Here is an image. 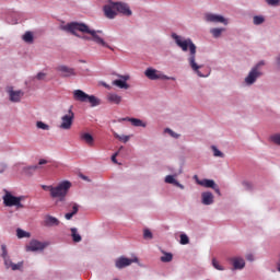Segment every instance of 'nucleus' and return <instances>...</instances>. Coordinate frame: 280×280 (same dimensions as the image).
Instances as JSON below:
<instances>
[{
	"mask_svg": "<svg viewBox=\"0 0 280 280\" xmlns=\"http://www.w3.org/2000/svg\"><path fill=\"white\" fill-rule=\"evenodd\" d=\"M56 71L61 73V78H71V75H75V70L67 66H59L56 68Z\"/></svg>",
	"mask_w": 280,
	"mask_h": 280,
	"instance_id": "obj_14",
	"label": "nucleus"
},
{
	"mask_svg": "<svg viewBox=\"0 0 280 280\" xmlns=\"http://www.w3.org/2000/svg\"><path fill=\"white\" fill-rule=\"evenodd\" d=\"M272 143H276V145H280V133H276L270 137Z\"/></svg>",
	"mask_w": 280,
	"mask_h": 280,
	"instance_id": "obj_34",
	"label": "nucleus"
},
{
	"mask_svg": "<svg viewBox=\"0 0 280 280\" xmlns=\"http://www.w3.org/2000/svg\"><path fill=\"white\" fill-rule=\"evenodd\" d=\"M36 127L39 128V130H49V125H47L43 121H37Z\"/></svg>",
	"mask_w": 280,
	"mask_h": 280,
	"instance_id": "obj_31",
	"label": "nucleus"
},
{
	"mask_svg": "<svg viewBox=\"0 0 280 280\" xmlns=\"http://www.w3.org/2000/svg\"><path fill=\"white\" fill-rule=\"evenodd\" d=\"M131 264H139V258H126V257H120L116 260V268L121 270V268H126L130 266Z\"/></svg>",
	"mask_w": 280,
	"mask_h": 280,
	"instance_id": "obj_9",
	"label": "nucleus"
},
{
	"mask_svg": "<svg viewBox=\"0 0 280 280\" xmlns=\"http://www.w3.org/2000/svg\"><path fill=\"white\" fill-rule=\"evenodd\" d=\"M70 231H71L73 242H75V243L82 242V236H80V234H78V229L72 228Z\"/></svg>",
	"mask_w": 280,
	"mask_h": 280,
	"instance_id": "obj_25",
	"label": "nucleus"
},
{
	"mask_svg": "<svg viewBox=\"0 0 280 280\" xmlns=\"http://www.w3.org/2000/svg\"><path fill=\"white\" fill-rule=\"evenodd\" d=\"M179 237H180V244H182L183 246L189 244V236H187V234H180Z\"/></svg>",
	"mask_w": 280,
	"mask_h": 280,
	"instance_id": "obj_33",
	"label": "nucleus"
},
{
	"mask_svg": "<svg viewBox=\"0 0 280 280\" xmlns=\"http://www.w3.org/2000/svg\"><path fill=\"white\" fill-rule=\"evenodd\" d=\"M116 2H109L108 4H105L103 10L104 14L107 19H115L117 16V9H115Z\"/></svg>",
	"mask_w": 280,
	"mask_h": 280,
	"instance_id": "obj_13",
	"label": "nucleus"
},
{
	"mask_svg": "<svg viewBox=\"0 0 280 280\" xmlns=\"http://www.w3.org/2000/svg\"><path fill=\"white\" fill-rule=\"evenodd\" d=\"M143 237L144 240H152V232L150 230H144Z\"/></svg>",
	"mask_w": 280,
	"mask_h": 280,
	"instance_id": "obj_39",
	"label": "nucleus"
},
{
	"mask_svg": "<svg viewBox=\"0 0 280 280\" xmlns=\"http://www.w3.org/2000/svg\"><path fill=\"white\" fill-rule=\"evenodd\" d=\"M176 179L174 178V175H167L165 177V183H167L168 185H176Z\"/></svg>",
	"mask_w": 280,
	"mask_h": 280,
	"instance_id": "obj_32",
	"label": "nucleus"
},
{
	"mask_svg": "<svg viewBox=\"0 0 280 280\" xmlns=\"http://www.w3.org/2000/svg\"><path fill=\"white\" fill-rule=\"evenodd\" d=\"M49 244L43 243L37 240H32L28 245H26V252L27 253H36L38 250H45Z\"/></svg>",
	"mask_w": 280,
	"mask_h": 280,
	"instance_id": "obj_8",
	"label": "nucleus"
},
{
	"mask_svg": "<svg viewBox=\"0 0 280 280\" xmlns=\"http://www.w3.org/2000/svg\"><path fill=\"white\" fill-rule=\"evenodd\" d=\"M80 139H81V141H84L85 143H88V145H93V143L95 141L93 136L91 133H86V132L81 133Z\"/></svg>",
	"mask_w": 280,
	"mask_h": 280,
	"instance_id": "obj_21",
	"label": "nucleus"
},
{
	"mask_svg": "<svg viewBox=\"0 0 280 280\" xmlns=\"http://www.w3.org/2000/svg\"><path fill=\"white\" fill-rule=\"evenodd\" d=\"M266 20L261 15L254 16V25H261Z\"/></svg>",
	"mask_w": 280,
	"mask_h": 280,
	"instance_id": "obj_30",
	"label": "nucleus"
},
{
	"mask_svg": "<svg viewBox=\"0 0 280 280\" xmlns=\"http://www.w3.org/2000/svg\"><path fill=\"white\" fill-rule=\"evenodd\" d=\"M122 100L124 98L117 93H109L107 95V101L109 102V104L119 105V104H121Z\"/></svg>",
	"mask_w": 280,
	"mask_h": 280,
	"instance_id": "obj_17",
	"label": "nucleus"
},
{
	"mask_svg": "<svg viewBox=\"0 0 280 280\" xmlns=\"http://www.w3.org/2000/svg\"><path fill=\"white\" fill-rule=\"evenodd\" d=\"M268 5H279L280 0H266Z\"/></svg>",
	"mask_w": 280,
	"mask_h": 280,
	"instance_id": "obj_42",
	"label": "nucleus"
},
{
	"mask_svg": "<svg viewBox=\"0 0 280 280\" xmlns=\"http://www.w3.org/2000/svg\"><path fill=\"white\" fill-rule=\"evenodd\" d=\"M79 211V207H78V203H74L73 207H72V213L73 215H75Z\"/></svg>",
	"mask_w": 280,
	"mask_h": 280,
	"instance_id": "obj_47",
	"label": "nucleus"
},
{
	"mask_svg": "<svg viewBox=\"0 0 280 280\" xmlns=\"http://www.w3.org/2000/svg\"><path fill=\"white\" fill-rule=\"evenodd\" d=\"M8 170V164L7 163H0V174H3Z\"/></svg>",
	"mask_w": 280,
	"mask_h": 280,
	"instance_id": "obj_40",
	"label": "nucleus"
},
{
	"mask_svg": "<svg viewBox=\"0 0 280 280\" xmlns=\"http://www.w3.org/2000/svg\"><path fill=\"white\" fill-rule=\"evenodd\" d=\"M172 36L176 45H178L182 48V51L189 50L188 62L192 71H195L197 75H199V78H205L203 73L199 70L202 69V66H198V63H196V44H194V42L190 38L183 39L182 36H178L176 34H173Z\"/></svg>",
	"mask_w": 280,
	"mask_h": 280,
	"instance_id": "obj_2",
	"label": "nucleus"
},
{
	"mask_svg": "<svg viewBox=\"0 0 280 280\" xmlns=\"http://www.w3.org/2000/svg\"><path fill=\"white\" fill-rule=\"evenodd\" d=\"M144 75L149 80H176L174 77H167L165 74H161V72L153 68H148L144 72Z\"/></svg>",
	"mask_w": 280,
	"mask_h": 280,
	"instance_id": "obj_7",
	"label": "nucleus"
},
{
	"mask_svg": "<svg viewBox=\"0 0 280 280\" xmlns=\"http://www.w3.org/2000/svg\"><path fill=\"white\" fill-rule=\"evenodd\" d=\"M16 235L19 240H23V237H31V234L28 232H25L24 230L18 229Z\"/></svg>",
	"mask_w": 280,
	"mask_h": 280,
	"instance_id": "obj_29",
	"label": "nucleus"
},
{
	"mask_svg": "<svg viewBox=\"0 0 280 280\" xmlns=\"http://www.w3.org/2000/svg\"><path fill=\"white\" fill-rule=\"evenodd\" d=\"M1 249H2V257H3V259L8 258V249H7L5 245H2Z\"/></svg>",
	"mask_w": 280,
	"mask_h": 280,
	"instance_id": "obj_41",
	"label": "nucleus"
},
{
	"mask_svg": "<svg viewBox=\"0 0 280 280\" xmlns=\"http://www.w3.org/2000/svg\"><path fill=\"white\" fill-rule=\"evenodd\" d=\"M23 196L15 197L12 192L5 190L4 196L2 197L4 207H16V209H23V203L21 201L23 200Z\"/></svg>",
	"mask_w": 280,
	"mask_h": 280,
	"instance_id": "obj_5",
	"label": "nucleus"
},
{
	"mask_svg": "<svg viewBox=\"0 0 280 280\" xmlns=\"http://www.w3.org/2000/svg\"><path fill=\"white\" fill-rule=\"evenodd\" d=\"M114 5H115L116 12L124 14V16H132V11L130 10V7H128L127 3L116 2V4Z\"/></svg>",
	"mask_w": 280,
	"mask_h": 280,
	"instance_id": "obj_12",
	"label": "nucleus"
},
{
	"mask_svg": "<svg viewBox=\"0 0 280 280\" xmlns=\"http://www.w3.org/2000/svg\"><path fill=\"white\" fill-rule=\"evenodd\" d=\"M115 139H118V141H122V143H128L130 141V136H120L117 132H114Z\"/></svg>",
	"mask_w": 280,
	"mask_h": 280,
	"instance_id": "obj_27",
	"label": "nucleus"
},
{
	"mask_svg": "<svg viewBox=\"0 0 280 280\" xmlns=\"http://www.w3.org/2000/svg\"><path fill=\"white\" fill-rule=\"evenodd\" d=\"M174 259V255L172 253H164V255L161 257V261L163 264H170Z\"/></svg>",
	"mask_w": 280,
	"mask_h": 280,
	"instance_id": "obj_26",
	"label": "nucleus"
},
{
	"mask_svg": "<svg viewBox=\"0 0 280 280\" xmlns=\"http://www.w3.org/2000/svg\"><path fill=\"white\" fill-rule=\"evenodd\" d=\"M73 215H75V214H73L72 212H68V213H66L65 218H66V220H71V218H73Z\"/></svg>",
	"mask_w": 280,
	"mask_h": 280,
	"instance_id": "obj_49",
	"label": "nucleus"
},
{
	"mask_svg": "<svg viewBox=\"0 0 280 280\" xmlns=\"http://www.w3.org/2000/svg\"><path fill=\"white\" fill-rule=\"evenodd\" d=\"M130 121V124L132 126H135L136 128H145L147 124L143 122V120L139 119V118H129L128 119Z\"/></svg>",
	"mask_w": 280,
	"mask_h": 280,
	"instance_id": "obj_23",
	"label": "nucleus"
},
{
	"mask_svg": "<svg viewBox=\"0 0 280 280\" xmlns=\"http://www.w3.org/2000/svg\"><path fill=\"white\" fill-rule=\"evenodd\" d=\"M42 188L44 189V191H49L51 194V189H54V186L43 185Z\"/></svg>",
	"mask_w": 280,
	"mask_h": 280,
	"instance_id": "obj_46",
	"label": "nucleus"
},
{
	"mask_svg": "<svg viewBox=\"0 0 280 280\" xmlns=\"http://www.w3.org/2000/svg\"><path fill=\"white\" fill-rule=\"evenodd\" d=\"M38 165H47V160H39Z\"/></svg>",
	"mask_w": 280,
	"mask_h": 280,
	"instance_id": "obj_53",
	"label": "nucleus"
},
{
	"mask_svg": "<svg viewBox=\"0 0 280 280\" xmlns=\"http://www.w3.org/2000/svg\"><path fill=\"white\" fill-rule=\"evenodd\" d=\"M246 259H247L248 261H253V260H254L253 255H250V254L247 255V256H246Z\"/></svg>",
	"mask_w": 280,
	"mask_h": 280,
	"instance_id": "obj_54",
	"label": "nucleus"
},
{
	"mask_svg": "<svg viewBox=\"0 0 280 280\" xmlns=\"http://www.w3.org/2000/svg\"><path fill=\"white\" fill-rule=\"evenodd\" d=\"M202 205H213V194L206 191L201 194Z\"/></svg>",
	"mask_w": 280,
	"mask_h": 280,
	"instance_id": "obj_20",
	"label": "nucleus"
},
{
	"mask_svg": "<svg viewBox=\"0 0 280 280\" xmlns=\"http://www.w3.org/2000/svg\"><path fill=\"white\" fill-rule=\"evenodd\" d=\"M23 95H25V93L21 90H9V97L11 102H21V97H23Z\"/></svg>",
	"mask_w": 280,
	"mask_h": 280,
	"instance_id": "obj_16",
	"label": "nucleus"
},
{
	"mask_svg": "<svg viewBox=\"0 0 280 280\" xmlns=\"http://www.w3.org/2000/svg\"><path fill=\"white\" fill-rule=\"evenodd\" d=\"M23 40L24 43H34V34H32V32H26L23 35Z\"/></svg>",
	"mask_w": 280,
	"mask_h": 280,
	"instance_id": "obj_28",
	"label": "nucleus"
},
{
	"mask_svg": "<svg viewBox=\"0 0 280 280\" xmlns=\"http://www.w3.org/2000/svg\"><path fill=\"white\" fill-rule=\"evenodd\" d=\"M165 132H167L168 135H171V137H173L174 139H178V137H180V135H178V133L172 131V129H170V128H166V129H165Z\"/></svg>",
	"mask_w": 280,
	"mask_h": 280,
	"instance_id": "obj_38",
	"label": "nucleus"
},
{
	"mask_svg": "<svg viewBox=\"0 0 280 280\" xmlns=\"http://www.w3.org/2000/svg\"><path fill=\"white\" fill-rule=\"evenodd\" d=\"M212 266L215 268V270H224V267H222L215 258L212 259Z\"/></svg>",
	"mask_w": 280,
	"mask_h": 280,
	"instance_id": "obj_35",
	"label": "nucleus"
},
{
	"mask_svg": "<svg viewBox=\"0 0 280 280\" xmlns=\"http://www.w3.org/2000/svg\"><path fill=\"white\" fill-rule=\"evenodd\" d=\"M243 186L245 187V189H253V184H250V182H244Z\"/></svg>",
	"mask_w": 280,
	"mask_h": 280,
	"instance_id": "obj_45",
	"label": "nucleus"
},
{
	"mask_svg": "<svg viewBox=\"0 0 280 280\" xmlns=\"http://www.w3.org/2000/svg\"><path fill=\"white\" fill-rule=\"evenodd\" d=\"M175 187H178L179 189H185V186L178 183V180L175 183Z\"/></svg>",
	"mask_w": 280,
	"mask_h": 280,
	"instance_id": "obj_51",
	"label": "nucleus"
},
{
	"mask_svg": "<svg viewBox=\"0 0 280 280\" xmlns=\"http://www.w3.org/2000/svg\"><path fill=\"white\" fill-rule=\"evenodd\" d=\"M234 270H242L244 266H246V262L243 258H233L232 259Z\"/></svg>",
	"mask_w": 280,
	"mask_h": 280,
	"instance_id": "obj_22",
	"label": "nucleus"
},
{
	"mask_svg": "<svg viewBox=\"0 0 280 280\" xmlns=\"http://www.w3.org/2000/svg\"><path fill=\"white\" fill-rule=\"evenodd\" d=\"M44 224L45 226H58L60 224V220L56 217L46 215Z\"/></svg>",
	"mask_w": 280,
	"mask_h": 280,
	"instance_id": "obj_19",
	"label": "nucleus"
},
{
	"mask_svg": "<svg viewBox=\"0 0 280 280\" xmlns=\"http://www.w3.org/2000/svg\"><path fill=\"white\" fill-rule=\"evenodd\" d=\"M45 78H47V74L44 72H39L36 75V80H45Z\"/></svg>",
	"mask_w": 280,
	"mask_h": 280,
	"instance_id": "obj_43",
	"label": "nucleus"
},
{
	"mask_svg": "<svg viewBox=\"0 0 280 280\" xmlns=\"http://www.w3.org/2000/svg\"><path fill=\"white\" fill-rule=\"evenodd\" d=\"M12 261L10 260V258H4V265L7 268H11L12 267Z\"/></svg>",
	"mask_w": 280,
	"mask_h": 280,
	"instance_id": "obj_44",
	"label": "nucleus"
},
{
	"mask_svg": "<svg viewBox=\"0 0 280 280\" xmlns=\"http://www.w3.org/2000/svg\"><path fill=\"white\" fill-rule=\"evenodd\" d=\"M69 189H71V183L70 182H61L57 186H52L50 196L51 198H59V200H65L67 197V194H69Z\"/></svg>",
	"mask_w": 280,
	"mask_h": 280,
	"instance_id": "obj_4",
	"label": "nucleus"
},
{
	"mask_svg": "<svg viewBox=\"0 0 280 280\" xmlns=\"http://www.w3.org/2000/svg\"><path fill=\"white\" fill-rule=\"evenodd\" d=\"M212 189H214L215 194L220 196V188L215 184L214 187H212Z\"/></svg>",
	"mask_w": 280,
	"mask_h": 280,
	"instance_id": "obj_52",
	"label": "nucleus"
},
{
	"mask_svg": "<svg viewBox=\"0 0 280 280\" xmlns=\"http://www.w3.org/2000/svg\"><path fill=\"white\" fill-rule=\"evenodd\" d=\"M226 28H211L210 34H212L213 38H220L222 36V32H225Z\"/></svg>",
	"mask_w": 280,
	"mask_h": 280,
	"instance_id": "obj_24",
	"label": "nucleus"
},
{
	"mask_svg": "<svg viewBox=\"0 0 280 280\" xmlns=\"http://www.w3.org/2000/svg\"><path fill=\"white\" fill-rule=\"evenodd\" d=\"M63 32H70L73 36L78 38H82L83 40H93L96 45H101V47H106L107 49H112L110 45L104 42V38L100 36L102 31H94L89 28V26L84 23L72 22L67 25L61 26Z\"/></svg>",
	"mask_w": 280,
	"mask_h": 280,
	"instance_id": "obj_1",
	"label": "nucleus"
},
{
	"mask_svg": "<svg viewBox=\"0 0 280 280\" xmlns=\"http://www.w3.org/2000/svg\"><path fill=\"white\" fill-rule=\"evenodd\" d=\"M23 268V261H20L18 264H12L11 265V270H21Z\"/></svg>",
	"mask_w": 280,
	"mask_h": 280,
	"instance_id": "obj_37",
	"label": "nucleus"
},
{
	"mask_svg": "<svg viewBox=\"0 0 280 280\" xmlns=\"http://www.w3.org/2000/svg\"><path fill=\"white\" fill-rule=\"evenodd\" d=\"M261 75V72L257 70V68H253L252 71L248 73L247 78H245L246 84H255L257 78Z\"/></svg>",
	"mask_w": 280,
	"mask_h": 280,
	"instance_id": "obj_15",
	"label": "nucleus"
},
{
	"mask_svg": "<svg viewBox=\"0 0 280 280\" xmlns=\"http://www.w3.org/2000/svg\"><path fill=\"white\" fill-rule=\"evenodd\" d=\"M73 100L75 102H82V103H89L92 108H95V106H100L102 104V101L97 98L95 95H89L82 90H74L73 91Z\"/></svg>",
	"mask_w": 280,
	"mask_h": 280,
	"instance_id": "obj_3",
	"label": "nucleus"
},
{
	"mask_svg": "<svg viewBox=\"0 0 280 280\" xmlns=\"http://www.w3.org/2000/svg\"><path fill=\"white\" fill-rule=\"evenodd\" d=\"M117 80H114L112 82L113 86H117L118 89H124L125 91H128L130 89V85L128 84L127 80H130V75H118Z\"/></svg>",
	"mask_w": 280,
	"mask_h": 280,
	"instance_id": "obj_10",
	"label": "nucleus"
},
{
	"mask_svg": "<svg viewBox=\"0 0 280 280\" xmlns=\"http://www.w3.org/2000/svg\"><path fill=\"white\" fill-rule=\"evenodd\" d=\"M213 156H219L220 159L224 158V153H222L218 148L212 147Z\"/></svg>",
	"mask_w": 280,
	"mask_h": 280,
	"instance_id": "obj_36",
	"label": "nucleus"
},
{
	"mask_svg": "<svg viewBox=\"0 0 280 280\" xmlns=\"http://www.w3.org/2000/svg\"><path fill=\"white\" fill-rule=\"evenodd\" d=\"M197 185L206 187L207 189H213L215 182L213 179H197Z\"/></svg>",
	"mask_w": 280,
	"mask_h": 280,
	"instance_id": "obj_18",
	"label": "nucleus"
},
{
	"mask_svg": "<svg viewBox=\"0 0 280 280\" xmlns=\"http://www.w3.org/2000/svg\"><path fill=\"white\" fill-rule=\"evenodd\" d=\"M30 170H38V165L31 166Z\"/></svg>",
	"mask_w": 280,
	"mask_h": 280,
	"instance_id": "obj_55",
	"label": "nucleus"
},
{
	"mask_svg": "<svg viewBox=\"0 0 280 280\" xmlns=\"http://www.w3.org/2000/svg\"><path fill=\"white\" fill-rule=\"evenodd\" d=\"M266 63L264 61H259L257 66L254 68H257V71H259V67H264Z\"/></svg>",
	"mask_w": 280,
	"mask_h": 280,
	"instance_id": "obj_50",
	"label": "nucleus"
},
{
	"mask_svg": "<svg viewBox=\"0 0 280 280\" xmlns=\"http://www.w3.org/2000/svg\"><path fill=\"white\" fill-rule=\"evenodd\" d=\"M118 154H119V152H116V153L113 154V156H112L113 163H117V156H118Z\"/></svg>",
	"mask_w": 280,
	"mask_h": 280,
	"instance_id": "obj_48",
	"label": "nucleus"
},
{
	"mask_svg": "<svg viewBox=\"0 0 280 280\" xmlns=\"http://www.w3.org/2000/svg\"><path fill=\"white\" fill-rule=\"evenodd\" d=\"M73 119H75V114L70 107L68 113L61 117V130H71V126H73Z\"/></svg>",
	"mask_w": 280,
	"mask_h": 280,
	"instance_id": "obj_6",
	"label": "nucleus"
},
{
	"mask_svg": "<svg viewBox=\"0 0 280 280\" xmlns=\"http://www.w3.org/2000/svg\"><path fill=\"white\" fill-rule=\"evenodd\" d=\"M206 21L208 23H222L223 25H229V21L224 19V16L213 13H207Z\"/></svg>",
	"mask_w": 280,
	"mask_h": 280,
	"instance_id": "obj_11",
	"label": "nucleus"
},
{
	"mask_svg": "<svg viewBox=\"0 0 280 280\" xmlns=\"http://www.w3.org/2000/svg\"><path fill=\"white\" fill-rule=\"evenodd\" d=\"M103 86H105V89H110V86L106 83H103Z\"/></svg>",
	"mask_w": 280,
	"mask_h": 280,
	"instance_id": "obj_56",
	"label": "nucleus"
}]
</instances>
